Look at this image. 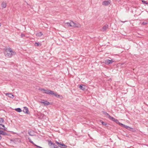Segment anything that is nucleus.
Masks as SVG:
<instances>
[{"label":"nucleus","instance_id":"20","mask_svg":"<svg viewBox=\"0 0 148 148\" xmlns=\"http://www.w3.org/2000/svg\"><path fill=\"white\" fill-rule=\"evenodd\" d=\"M15 110L17 112H22V110L20 108H17L15 109Z\"/></svg>","mask_w":148,"mask_h":148},{"label":"nucleus","instance_id":"8","mask_svg":"<svg viewBox=\"0 0 148 148\" xmlns=\"http://www.w3.org/2000/svg\"><path fill=\"white\" fill-rule=\"evenodd\" d=\"M44 93L49 95L52 94L53 93V91L49 90H45V92H44Z\"/></svg>","mask_w":148,"mask_h":148},{"label":"nucleus","instance_id":"9","mask_svg":"<svg viewBox=\"0 0 148 148\" xmlns=\"http://www.w3.org/2000/svg\"><path fill=\"white\" fill-rule=\"evenodd\" d=\"M23 111L24 113H27V114H29V112L28 110V108L27 107H24Z\"/></svg>","mask_w":148,"mask_h":148},{"label":"nucleus","instance_id":"29","mask_svg":"<svg viewBox=\"0 0 148 148\" xmlns=\"http://www.w3.org/2000/svg\"><path fill=\"white\" fill-rule=\"evenodd\" d=\"M115 122L116 123H118V124H119V125H120V123H120L118 120H117V119H116V121H115Z\"/></svg>","mask_w":148,"mask_h":148},{"label":"nucleus","instance_id":"16","mask_svg":"<svg viewBox=\"0 0 148 148\" xmlns=\"http://www.w3.org/2000/svg\"><path fill=\"white\" fill-rule=\"evenodd\" d=\"M79 88L81 90H84L85 89V86L84 85H82V86L80 85L79 86Z\"/></svg>","mask_w":148,"mask_h":148},{"label":"nucleus","instance_id":"23","mask_svg":"<svg viewBox=\"0 0 148 148\" xmlns=\"http://www.w3.org/2000/svg\"><path fill=\"white\" fill-rule=\"evenodd\" d=\"M41 45L40 43H38V42H35L34 44V45L35 46H41Z\"/></svg>","mask_w":148,"mask_h":148},{"label":"nucleus","instance_id":"1","mask_svg":"<svg viewBox=\"0 0 148 148\" xmlns=\"http://www.w3.org/2000/svg\"><path fill=\"white\" fill-rule=\"evenodd\" d=\"M4 53L6 56L11 57L12 56L16 54L15 52L12 50L11 48H9L6 49L4 52Z\"/></svg>","mask_w":148,"mask_h":148},{"label":"nucleus","instance_id":"15","mask_svg":"<svg viewBox=\"0 0 148 148\" xmlns=\"http://www.w3.org/2000/svg\"><path fill=\"white\" fill-rule=\"evenodd\" d=\"M0 134L4 136L8 135L3 130H0Z\"/></svg>","mask_w":148,"mask_h":148},{"label":"nucleus","instance_id":"3","mask_svg":"<svg viewBox=\"0 0 148 148\" xmlns=\"http://www.w3.org/2000/svg\"><path fill=\"white\" fill-rule=\"evenodd\" d=\"M73 28H79L81 26V25L79 23L77 22H73Z\"/></svg>","mask_w":148,"mask_h":148},{"label":"nucleus","instance_id":"14","mask_svg":"<svg viewBox=\"0 0 148 148\" xmlns=\"http://www.w3.org/2000/svg\"><path fill=\"white\" fill-rule=\"evenodd\" d=\"M108 25L106 24L102 28V31H106L107 29L108 28Z\"/></svg>","mask_w":148,"mask_h":148},{"label":"nucleus","instance_id":"2","mask_svg":"<svg viewBox=\"0 0 148 148\" xmlns=\"http://www.w3.org/2000/svg\"><path fill=\"white\" fill-rule=\"evenodd\" d=\"M48 143L49 145L51 148H58V147L54 143H52L51 141H48Z\"/></svg>","mask_w":148,"mask_h":148},{"label":"nucleus","instance_id":"36","mask_svg":"<svg viewBox=\"0 0 148 148\" xmlns=\"http://www.w3.org/2000/svg\"><path fill=\"white\" fill-rule=\"evenodd\" d=\"M1 26V24L0 23V27Z\"/></svg>","mask_w":148,"mask_h":148},{"label":"nucleus","instance_id":"25","mask_svg":"<svg viewBox=\"0 0 148 148\" xmlns=\"http://www.w3.org/2000/svg\"><path fill=\"white\" fill-rule=\"evenodd\" d=\"M4 121V120L3 118H0V123H2Z\"/></svg>","mask_w":148,"mask_h":148},{"label":"nucleus","instance_id":"19","mask_svg":"<svg viewBox=\"0 0 148 148\" xmlns=\"http://www.w3.org/2000/svg\"><path fill=\"white\" fill-rule=\"evenodd\" d=\"M53 94H51V95H53L54 96L57 97H60V95L57 94L56 93H55L53 91Z\"/></svg>","mask_w":148,"mask_h":148},{"label":"nucleus","instance_id":"7","mask_svg":"<svg viewBox=\"0 0 148 148\" xmlns=\"http://www.w3.org/2000/svg\"><path fill=\"white\" fill-rule=\"evenodd\" d=\"M111 2L110 0L105 1L102 2V4L104 5H108L110 4Z\"/></svg>","mask_w":148,"mask_h":148},{"label":"nucleus","instance_id":"22","mask_svg":"<svg viewBox=\"0 0 148 148\" xmlns=\"http://www.w3.org/2000/svg\"><path fill=\"white\" fill-rule=\"evenodd\" d=\"M104 114L108 118H109V116H110L106 112H104Z\"/></svg>","mask_w":148,"mask_h":148},{"label":"nucleus","instance_id":"13","mask_svg":"<svg viewBox=\"0 0 148 148\" xmlns=\"http://www.w3.org/2000/svg\"><path fill=\"white\" fill-rule=\"evenodd\" d=\"M0 129L3 130H7V128L5 127L4 125L0 124Z\"/></svg>","mask_w":148,"mask_h":148},{"label":"nucleus","instance_id":"32","mask_svg":"<svg viewBox=\"0 0 148 148\" xmlns=\"http://www.w3.org/2000/svg\"><path fill=\"white\" fill-rule=\"evenodd\" d=\"M116 119H115L114 118V120H113V121H114L115 122V121H116Z\"/></svg>","mask_w":148,"mask_h":148},{"label":"nucleus","instance_id":"4","mask_svg":"<svg viewBox=\"0 0 148 148\" xmlns=\"http://www.w3.org/2000/svg\"><path fill=\"white\" fill-rule=\"evenodd\" d=\"M55 142L58 145H59V147H60L61 148H66L67 147L66 145H65L64 144L61 142L59 143L57 141H56Z\"/></svg>","mask_w":148,"mask_h":148},{"label":"nucleus","instance_id":"18","mask_svg":"<svg viewBox=\"0 0 148 148\" xmlns=\"http://www.w3.org/2000/svg\"><path fill=\"white\" fill-rule=\"evenodd\" d=\"M140 23L143 25H146L147 24H148V22L147 21H145L144 22H143L142 23H141V22H140Z\"/></svg>","mask_w":148,"mask_h":148},{"label":"nucleus","instance_id":"35","mask_svg":"<svg viewBox=\"0 0 148 148\" xmlns=\"http://www.w3.org/2000/svg\"><path fill=\"white\" fill-rule=\"evenodd\" d=\"M29 133V135H30V136H32V135L30 134H29V133Z\"/></svg>","mask_w":148,"mask_h":148},{"label":"nucleus","instance_id":"31","mask_svg":"<svg viewBox=\"0 0 148 148\" xmlns=\"http://www.w3.org/2000/svg\"><path fill=\"white\" fill-rule=\"evenodd\" d=\"M28 139L29 140V142H30L31 141H32V140H31V139L29 138H28Z\"/></svg>","mask_w":148,"mask_h":148},{"label":"nucleus","instance_id":"5","mask_svg":"<svg viewBox=\"0 0 148 148\" xmlns=\"http://www.w3.org/2000/svg\"><path fill=\"white\" fill-rule=\"evenodd\" d=\"M73 21H70L69 22L65 23V25L68 27H73Z\"/></svg>","mask_w":148,"mask_h":148},{"label":"nucleus","instance_id":"12","mask_svg":"<svg viewBox=\"0 0 148 148\" xmlns=\"http://www.w3.org/2000/svg\"><path fill=\"white\" fill-rule=\"evenodd\" d=\"M6 96H8L9 97L13 98L14 97V96L12 94L10 93H6L5 94Z\"/></svg>","mask_w":148,"mask_h":148},{"label":"nucleus","instance_id":"21","mask_svg":"<svg viewBox=\"0 0 148 148\" xmlns=\"http://www.w3.org/2000/svg\"><path fill=\"white\" fill-rule=\"evenodd\" d=\"M42 35V34L41 32L38 33L36 34V36L39 37L41 36Z\"/></svg>","mask_w":148,"mask_h":148},{"label":"nucleus","instance_id":"27","mask_svg":"<svg viewBox=\"0 0 148 148\" xmlns=\"http://www.w3.org/2000/svg\"><path fill=\"white\" fill-rule=\"evenodd\" d=\"M101 122L102 123V124L104 125H106V123H105L103 121H101Z\"/></svg>","mask_w":148,"mask_h":148},{"label":"nucleus","instance_id":"10","mask_svg":"<svg viewBox=\"0 0 148 148\" xmlns=\"http://www.w3.org/2000/svg\"><path fill=\"white\" fill-rule=\"evenodd\" d=\"M40 102L41 103H43L45 106H48L50 104V103L46 101H40Z\"/></svg>","mask_w":148,"mask_h":148},{"label":"nucleus","instance_id":"34","mask_svg":"<svg viewBox=\"0 0 148 148\" xmlns=\"http://www.w3.org/2000/svg\"><path fill=\"white\" fill-rule=\"evenodd\" d=\"M2 138L1 136L0 135V140H1Z\"/></svg>","mask_w":148,"mask_h":148},{"label":"nucleus","instance_id":"17","mask_svg":"<svg viewBox=\"0 0 148 148\" xmlns=\"http://www.w3.org/2000/svg\"><path fill=\"white\" fill-rule=\"evenodd\" d=\"M1 6L3 8H5L6 6V4L4 2H3L1 4Z\"/></svg>","mask_w":148,"mask_h":148},{"label":"nucleus","instance_id":"11","mask_svg":"<svg viewBox=\"0 0 148 148\" xmlns=\"http://www.w3.org/2000/svg\"><path fill=\"white\" fill-rule=\"evenodd\" d=\"M120 125H121V126L123 127H124V128H126V129L127 130H129V129L130 128L129 127V126L125 125L123 124H122L121 123H120Z\"/></svg>","mask_w":148,"mask_h":148},{"label":"nucleus","instance_id":"28","mask_svg":"<svg viewBox=\"0 0 148 148\" xmlns=\"http://www.w3.org/2000/svg\"><path fill=\"white\" fill-rule=\"evenodd\" d=\"M112 121H113V120L114 119V118L111 116H109V118Z\"/></svg>","mask_w":148,"mask_h":148},{"label":"nucleus","instance_id":"6","mask_svg":"<svg viewBox=\"0 0 148 148\" xmlns=\"http://www.w3.org/2000/svg\"><path fill=\"white\" fill-rule=\"evenodd\" d=\"M114 62V61L113 60H109L107 59L105 60L104 63L106 64H109Z\"/></svg>","mask_w":148,"mask_h":148},{"label":"nucleus","instance_id":"30","mask_svg":"<svg viewBox=\"0 0 148 148\" xmlns=\"http://www.w3.org/2000/svg\"><path fill=\"white\" fill-rule=\"evenodd\" d=\"M25 35L23 34H22L21 35V37L22 38H23L25 36Z\"/></svg>","mask_w":148,"mask_h":148},{"label":"nucleus","instance_id":"26","mask_svg":"<svg viewBox=\"0 0 148 148\" xmlns=\"http://www.w3.org/2000/svg\"><path fill=\"white\" fill-rule=\"evenodd\" d=\"M39 90H40L43 93H44V92H45V89H43V88H39Z\"/></svg>","mask_w":148,"mask_h":148},{"label":"nucleus","instance_id":"24","mask_svg":"<svg viewBox=\"0 0 148 148\" xmlns=\"http://www.w3.org/2000/svg\"><path fill=\"white\" fill-rule=\"evenodd\" d=\"M141 1L143 3L148 5V3L147 1L143 0H141Z\"/></svg>","mask_w":148,"mask_h":148},{"label":"nucleus","instance_id":"33","mask_svg":"<svg viewBox=\"0 0 148 148\" xmlns=\"http://www.w3.org/2000/svg\"><path fill=\"white\" fill-rule=\"evenodd\" d=\"M30 143H32L33 144H34V143L32 141H31Z\"/></svg>","mask_w":148,"mask_h":148}]
</instances>
